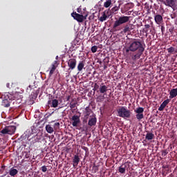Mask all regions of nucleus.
<instances>
[{"label": "nucleus", "instance_id": "f257e3e1", "mask_svg": "<svg viewBox=\"0 0 177 177\" xmlns=\"http://www.w3.org/2000/svg\"><path fill=\"white\" fill-rule=\"evenodd\" d=\"M136 51H138L137 53L131 55L132 60H138V59H140V56H142V55H143V52H145V48L142 42L134 39L127 44L126 52L127 53H129V52Z\"/></svg>", "mask_w": 177, "mask_h": 177}, {"label": "nucleus", "instance_id": "f03ea898", "mask_svg": "<svg viewBox=\"0 0 177 177\" xmlns=\"http://www.w3.org/2000/svg\"><path fill=\"white\" fill-rule=\"evenodd\" d=\"M117 111L118 117H121L122 118H131V114H132V113L130 110L127 109V107L120 106Z\"/></svg>", "mask_w": 177, "mask_h": 177}, {"label": "nucleus", "instance_id": "7ed1b4c3", "mask_svg": "<svg viewBox=\"0 0 177 177\" xmlns=\"http://www.w3.org/2000/svg\"><path fill=\"white\" fill-rule=\"evenodd\" d=\"M28 140L30 142L31 145H35V143H39L42 140V134H38L35 133H31L28 135Z\"/></svg>", "mask_w": 177, "mask_h": 177}, {"label": "nucleus", "instance_id": "20e7f679", "mask_svg": "<svg viewBox=\"0 0 177 177\" xmlns=\"http://www.w3.org/2000/svg\"><path fill=\"white\" fill-rule=\"evenodd\" d=\"M131 17L128 16H121L118 19H116L113 24V28L115 30L117 27H120L122 24H125V23H128Z\"/></svg>", "mask_w": 177, "mask_h": 177}, {"label": "nucleus", "instance_id": "39448f33", "mask_svg": "<svg viewBox=\"0 0 177 177\" xmlns=\"http://www.w3.org/2000/svg\"><path fill=\"white\" fill-rule=\"evenodd\" d=\"M3 135H13L16 132V126H8L1 130Z\"/></svg>", "mask_w": 177, "mask_h": 177}, {"label": "nucleus", "instance_id": "423d86ee", "mask_svg": "<svg viewBox=\"0 0 177 177\" xmlns=\"http://www.w3.org/2000/svg\"><path fill=\"white\" fill-rule=\"evenodd\" d=\"M162 2L165 6L171 8L173 10H177V0H163Z\"/></svg>", "mask_w": 177, "mask_h": 177}, {"label": "nucleus", "instance_id": "0eeeda50", "mask_svg": "<svg viewBox=\"0 0 177 177\" xmlns=\"http://www.w3.org/2000/svg\"><path fill=\"white\" fill-rule=\"evenodd\" d=\"M134 111L136 113V117L138 121H140V120H143V118H145V115H143L145 109L143 107H138L134 110Z\"/></svg>", "mask_w": 177, "mask_h": 177}, {"label": "nucleus", "instance_id": "6e6552de", "mask_svg": "<svg viewBox=\"0 0 177 177\" xmlns=\"http://www.w3.org/2000/svg\"><path fill=\"white\" fill-rule=\"evenodd\" d=\"M71 122L73 125V127H77L81 123V120L80 119V116L77 115H74L71 118Z\"/></svg>", "mask_w": 177, "mask_h": 177}, {"label": "nucleus", "instance_id": "1a4fd4ad", "mask_svg": "<svg viewBox=\"0 0 177 177\" xmlns=\"http://www.w3.org/2000/svg\"><path fill=\"white\" fill-rule=\"evenodd\" d=\"M71 16L75 20H77V21H78L79 23H82V21H84V15H80L75 12H73L71 14Z\"/></svg>", "mask_w": 177, "mask_h": 177}, {"label": "nucleus", "instance_id": "9d476101", "mask_svg": "<svg viewBox=\"0 0 177 177\" xmlns=\"http://www.w3.org/2000/svg\"><path fill=\"white\" fill-rule=\"evenodd\" d=\"M68 66L69 69L74 70L77 66V59L75 58H71L68 61Z\"/></svg>", "mask_w": 177, "mask_h": 177}, {"label": "nucleus", "instance_id": "9b49d317", "mask_svg": "<svg viewBox=\"0 0 177 177\" xmlns=\"http://www.w3.org/2000/svg\"><path fill=\"white\" fill-rule=\"evenodd\" d=\"M48 106H50V107L56 109V107L59 106V100L57 99L49 100L48 101Z\"/></svg>", "mask_w": 177, "mask_h": 177}, {"label": "nucleus", "instance_id": "f8f14e48", "mask_svg": "<svg viewBox=\"0 0 177 177\" xmlns=\"http://www.w3.org/2000/svg\"><path fill=\"white\" fill-rule=\"evenodd\" d=\"M96 122H97V119L96 118V115H94L88 120V127H95Z\"/></svg>", "mask_w": 177, "mask_h": 177}, {"label": "nucleus", "instance_id": "ddd939ff", "mask_svg": "<svg viewBox=\"0 0 177 177\" xmlns=\"http://www.w3.org/2000/svg\"><path fill=\"white\" fill-rule=\"evenodd\" d=\"M84 113V118H86V121L84 120V122H86V120L89 118V116L91 115V113H93V111H92V109L89 108V106H86L85 108V111Z\"/></svg>", "mask_w": 177, "mask_h": 177}, {"label": "nucleus", "instance_id": "4468645a", "mask_svg": "<svg viewBox=\"0 0 177 177\" xmlns=\"http://www.w3.org/2000/svg\"><path fill=\"white\" fill-rule=\"evenodd\" d=\"M170 100L169 99H167L166 100H165L160 106V107L158 108V111H162L164 110V109H165V107H167V105L168 104V103H169Z\"/></svg>", "mask_w": 177, "mask_h": 177}, {"label": "nucleus", "instance_id": "2eb2a0df", "mask_svg": "<svg viewBox=\"0 0 177 177\" xmlns=\"http://www.w3.org/2000/svg\"><path fill=\"white\" fill-rule=\"evenodd\" d=\"M8 174H9L10 176L15 177V176L17 175V174H19V170L15 169V167H12L11 169H10Z\"/></svg>", "mask_w": 177, "mask_h": 177}, {"label": "nucleus", "instance_id": "dca6fc26", "mask_svg": "<svg viewBox=\"0 0 177 177\" xmlns=\"http://www.w3.org/2000/svg\"><path fill=\"white\" fill-rule=\"evenodd\" d=\"M73 167H77L78 164H80V156L78 155H75L73 159Z\"/></svg>", "mask_w": 177, "mask_h": 177}, {"label": "nucleus", "instance_id": "f3484780", "mask_svg": "<svg viewBox=\"0 0 177 177\" xmlns=\"http://www.w3.org/2000/svg\"><path fill=\"white\" fill-rule=\"evenodd\" d=\"M156 24H161L162 23V16L157 15L154 17Z\"/></svg>", "mask_w": 177, "mask_h": 177}, {"label": "nucleus", "instance_id": "a211bd4d", "mask_svg": "<svg viewBox=\"0 0 177 177\" xmlns=\"http://www.w3.org/2000/svg\"><path fill=\"white\" fill-rule=\"evenodd\" d=\"M99 91H100V93H106V92H107V91H109V89H107V86L102 84L100 86Z\"/></svg>", "mask_w": 177, "mask_h": 177}, {"label": "nucleus", "instance_id": "6ab92c4d", "mask_svg": "<svg viewBox=\"0 0 177 177\" xmlns=\"http://www.w3.org/2000/svg\"><path fill=\"white\" fill-rule=\"evenodd\" d=\"M169 98L174 99V97H176L177 95V88H173L170 91L169 93Z\"/></svg>", "mask_w": 177, "mask_h": 177}, {"label": "nucleus", "instance_id": "aec40b11", "mask_svg": "<svg viewBox=\"0 0 177 177\" xmlns=\"http://www.w3.org/2000/svg\"><path fill=\"white\" fill-rule=\"evenodd\" d=\"M85 66V62L84 61H80L77 65L78 71H82V69Z\"/></svg>", "mask_w": 177, "mask_h": 177}, {"label": "nucleus", "instance_id": "412c9836", "mask_svg": "<svg viewBox=\"0 0 177 177\" xmlns=\"http://www.w3.org/2000/svg\"><path fill=\"white\" fill-rule=\"evenodd\" d=\"M147 140H153L154 139V134L153 133H147L145 136Z\"/></svg>", "mask_w": 177, "mask_h": 177}, {"label": "nucleus", "instance_id": "4be33fe9", "mask_svg": "<svg viewBox=\"0 0 177 177\" xmlns=\"http://www.w3.org/2000/svg\"><path fill=\"white\" fill-rule=\"evenodd\" d=\"M55 63H57L56 61H55V64H52V67L50 70L49 76L52 77L53 75V73H55V71L56 70V66H55Z\"/></svg>", "mask_w": 177, "mask_h": 177}, {"label": "nucleus", "instance_id": "5701e85b", "mask_svg": "<svg viewBox=\"0 0 177 177\" xmlns=\"http://www.w3.org/2000/svg\"><path fill=\"white\" fill-rule=\"evenodd\" d=\"M46 130L48 133H53L54 131L53 127H52L50 124H48L46 126Z\"/></svg>", "mask_w": 177, "mask_h": 177}, {"label": "nucleus", "instance_id": "b1692460", "mask_svg": "<svg viewBox=\"0 0 177 177\" xmlns=\"http://www.w3.org/2000/svg\"><path fill=\"white\" fill-rule=\"evenodd\" d=\"M168 53H171V54H174V53H177V50L175 49V48L171 46L170 48L167 49Z\"/></svg>", "mask_w": 177, "mask_h": 177}, {"label": "nucleus", "instance_id": "393cba45", "mask_svg": "<svg viewBox=\"0 0 177 177\" xmlns=\"http://www.w3.org/2000/svg\"><path fill=\"white\" fill-rule=\"evenodd\" d=\"M111 5H113V3H111V0H106L104 3V8H110V6H111Z\"/></svg>", "mask_w": 177, "mask_h": 177}, {"label": "nucleus", "instance_id": "a878e982", "mask_svg": "<svg viewBox=\"0 0 177 177\" xmlns=\"http://www.w3.org/2000/svg\"><path fill=\"white\" fill-rule=\"evenodd\" d=\"M118 10H120V7L115 6L111 10V13L113 15H117Z\"/></svg>", "mask_w": 177, "mask_h": 177}, {"label": "nucleus", "instance_id": "bb28decb", "mask_svg": "<svg viewBox=\"0 0 177 177\" xmlns=\"http://www.w3.org/2000/svg\"><path fill=\"white\" fill-rule=\"evenodd\" d=\"M107 19H109L106 15L102 12V15L99 18L100 21H106V20H107Z\"/></svg>", "mask_w": 177, "mask_h": 177}, {"label": "nucleus", "instance_id": "cd10ccee", "mask_svg": "<svg viewBox=\"0 0 177 177\" xmlns=\"http://www.w3.org/2000/svg\"><path fill=\"white\" fill-rule=\"evenodd\" d=\"M126 168H127V166H124V165H122L119 167V169H118V171L120 173V174H125V171H126Z\"/></svg>", "mask_w": 177, "mask_h": 177}, {"label": "nucleus", "instance_id": "c85d7f7f", "mask_svg": "<svg viewBox=\"0 0 177 177\" xmlns=\"http://www.w3.org/2000/svg\"><path fill=\"white\" fill-rule=\"evenodd\" d=\"M103 13L106 15L108 19L111 16V11H110V9L104 10Z\"/></svg>", "mask_w": 177, "mask_h": 177}, {"label": "nucleus", "instance_id": "c756f323", "mask_svg": "<svg viewBox=\"0 0 177 177\" xmlns=\"http://www.w3.org/2000/svg\"><path fill=\"white\" fill-rule=\"evenodd\" d=\"M104 95L105 94H104L102 96L100 95L99 97H97V102L98 103H102V102L104 100Z\"/></svg>", "mask_w": 177, "mask_h": 177}, {"label": "nucleus", "instance_id": "7c9ffc66", "mask_svg": "<svg viewBox=\"0 0 177 177\" xmlns=\"http://www.w3.org/2000/svg\"><path fill=\"white\" fill-rule=\"evenodd\" d=\"M131 31V28H129V25H126L124 26V28L123 30V32H129Z\"/></svg>", "mask_w": 177, "mask_h": 177}, {"label": "nucleus", "instance_id": "2f4dec72", "mask_svg": "<svg viewBox=\"0 0 177 177\" xmlns=\"http://www.w3.org/2000/svg\"><path fill=\"white\" fill-rule=\"evenodd\" d=\"M91 52L93 53H96L97 52V46H93L91 47Z\"/></svg>", "mask_w": 177, "mask_h": 177}, {"label": "nucleus", "instance_id": "473e14b6", "mask_svg": "<svg viewBox=\"0 0 177 177\" xmlns=\"http://www.w3.org/2000/svg\"><path fill=\"white\" fill-rule=\"evenodd\" d=\"M77 102H71L70 103V108L71 109H75L77 106Z\"/></svg>", "mask_w": 177, "mask_h": 177}, {"label": "nucleus", "instance_id": "72a5a7b5", "mask_svg": "<svg viewBox=\"0 0 177 177\" xmlns=\"http://www.w3.org/2000/svg\"><path fill=\"white\" fill-rule=\"evenodd\" d=\"M149 28H150V26L149 24L145 25V31L146 34H147V32H149Z\"/></svg>", "mask_w": 177, "mask_h": 177}, {"label": "nucleus", "instance_id": "f704fd0d", "mask_svg": "<svg viewBox=\"0 0 177 177\" xmlns=\"http://www.w3.org/2000/svg\"><path fill=\"white\" fill-rule=\"evenodd\" d=\"M41 170L42 171V172H46V171H48V167L47 166H42L41 167Z\"/></svg>", "mask_w": 177, "mask_h": 177}, {"label": "nucleus", "instance_id": "c9c22d12", "mask_svg": "<svg viewBox=\"0 0 177 177\" xmlns=\"http://www.w3.org/2000/svg\"><path fill=\"white\" fill-rule=\"evenodd\" d=\"M93 171H94L95 174L99 171V167L96 165H94L93 167Z\"/></svg>", "mask_w": 177, "mask_h": 177}, {"label": "nucleus", "instance_id": "e433bc0d", "mask_svg": "<svg viewBox=\"0 0 177 177\" xmlns=\"http://www.w3.org/2000/svg\"><path fill=\"white\" fill-rule=\"evenodd\" d=\"M160 30L162 31V34H164V32L165 31V27H164V26H161Z\"/></svg>", "mask_w": 177, "mask_h": 177}, {"label": "nucleus", "instance_id": "4c0bfd02", "mask_svg": "<svg viewBox=\"0 0 177 177\" xmlns=\"http://www.w3.org/2000/svg\"><path fill=\"white\" fill-rule=\"evenodd\" d=\"M26 92L28 93H30V92H31V86H29L28 88H27Z\"/></svg>", "mask_w": 177, "mask_h": 177}, {"label": "nucleus", "instance_id": "58836bf2", "mask_svg": "<svg viewBox=\"0 0 177 177\" xmlns=\"http://www.w3.org/2000/svg\"><path fill=\"white\" fill-rule=\"evenodd\" d=\"M77 13H82V8H81V7L78 8L77 9Z\"/></svg>", "mask_w": 177, "mask_h": 177}, {"label": "nucleus", "instance_id": "ea45409f", "mask_svg": "<svg viewBox=\"0 0 177 177\" xmlns=\"http://www.w3.org/2000/svg\"><path fill=\"white\" fill-rule=\"evenodd\" d=\"M162 154V156H167V154H168V152H167V151H163Z\"/></svg>", "mask_w": 177, "mask_h": 177}, {"label": "nucleus", "instance_id": "a19ab883", "mask_svg": "<svg viewBox=\"0 0 177 177\" xmlns=\"http://www.w3.org/2000/svg\"><path fill=\"white\" fill-rule=\"evenodd\" d=\"M94 88L95 89H99L100 87L97 84H95Z\"/></svg>", "mask_w": 177, "mask_h": 177}, {"label": "nucleus", "instance_id": "79ce46f5", "mask_svg": "<svg viewBox=\"0 0 177 177\" xmlns=\"http://www.w3.org/2000/svg\"><path fill=\"white\" fill-rule=\"evenodd\" d=\"M4 107H10V103H8L6 104Z\"/></svg>", "mask_w": 177, "mask_h": 177}, {"label": "nucleus", "instance_id": "37998d69", "mask_svg": "<svg viewBox=\"0 0 177 177\" xmlns=\"http://www.w3.org/2000/svg\"><path fill=\"white\" fill-rule=\"evenodd\" d=\"M8 174H9V172L6 171V174H4L3 175L1 176V177L6 176V175H8Z\"/></svg>", "mask_w": 177, "mask_h": 177}, {"label": "nucleus", "instance_id": "c03bdc74", "mask_svg": "<svg viewBox=\"0 0 177 177\" xmlns=\"http://www.w3.org/2000/svg\"><path fill=\"white\" fill-rule=\"evenodd\" d=\"M71 97V96L68 95L67 97H66V100L67 102H68V100H70V98Z\"/></svg>", "mask_w": 177, "mask_h": 177}, {"label": "nucleus", "instance_id": "a18cd8bd", "mask_svg": "<svg viewBox=\"0 0 177 177\" xmlns=\"http://www.w3.org/2000/svg\"><path fill=\"white\" fill-rule=\"evenodd\" d=\"M171 19H175V15H171Z\"/></svg>", "mask_w": 177, "mask_h": 177}, {"label": "nucleus", "instance_id": "49530a36", "mask_svg": "<svg viewBox=\"0 0 177 177\" xmlns=\"http://www.w3.org/2000/svg\"><path fill=\"white\" fill-rule=\"evenodd\" d=\"M1 168H2L3 169H5L6 167H5V166H2Z\"/></svg>", "mask_w": 177, "mask_h": 177}, {"label": "nucleus", "instance_id": "de8ad7c7", "mask_svg": "<svg viewBox=\"0 0 177 177\" xmlns=\"http://www.w3.org/2000/svg\"><path fill=\"white\" fill-rule=\"evenodd\" d=\"M55 125H60L59 123H55Z\"/></svg>", "mask_w": 177, "mask_h": 177}, {"label": "nucleus", "instance_id": "09e8293b", "mask_svg": "<svg viewBox=\"0 0 177 177\" xmlns=\"http://www.w3.org/2000/svg\"><path fill=\"white\" fill-rule=\"evenodd\" d=\"M57 59H59V57H58V56L56 57V59H57Z\"/></svg>", "mask_w": 177, "mask_h": 177}, {"label": "nucleus", "instance_id": "8fccbe9b", "mask_svg": "<svg viewBox=\"0 0 177 177\" xmlns=\"http://www.w3.org/2000/svg\"><path fill=\"white\" fill-rule=\"evenodd\" d=\"M7 86H9V84H7Z\"/></svg>", "mask_w": 177, "mask_h": 177}, {"label": "nucleus", "instance_id": "3c124183", "mask_svg": "<svg viewBox=\"0 0 177 177\" xmlns=\"http://www.w3.org/2000/svg\"><path fill=\"white\" fill-rule=\"evenodd\" d=\"M7 86H9V84H7Z\"/></svg>", "mask_w": 177, "mask_h": 177}]
</instances>
